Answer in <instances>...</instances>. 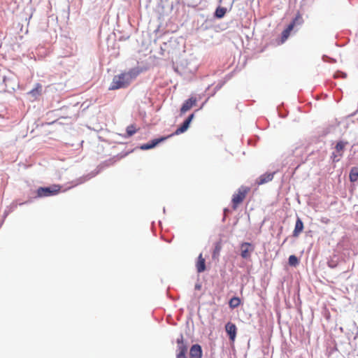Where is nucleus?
Here are the masks:
<instances>
[{
  "mask_svg": "<svg viewBox=\"0 0 358 358\" xmlns=\"http://www.w3.org/2000/svg\"><path fill=\"white\" fill-rule=\"evenodd\" d=\"M225 331L228 334L230 341L234 342L237 334V327L236 324L230 322H227L225 325Z\"/></svg>",
  "mask_w": 358,
  "mask_h": 358,
  "instance_id": "5",
  "label": "nucleus"
},
{
  "mask_svg": "<svg viewBox=\"0 0 358 358\" xmlns=\"http://www.w3.org/2000/svg\"><path fill=\"white\" fill-rule=\"evenodd\" d=\"M303 228H304V225H303L302 220H301V218L297 217L296 224H295V227H294V229L293 231V234H292L293 236L298 237L299 236V234L303 231Z\"/></svg>",
  "mask_w": 358,
  "mask_h": 358,
  "instance_id": "12",
  "label": "nucleus"
},
{
  "mask_svg": "<svg viewBox=\"0 0 358 358\" xmlns=\"http://www.w3.org/2000/svg\"><path fill=\"white\" fill-rule=\"evenodd\" d=\"M189 356L190 358H201V347L198 344L193 345L190 348Z\"/></svg>",
  "mask_w": 358,
  "mask_h": 358,
  "instance_id": "10",
  "label": "nucleus"
},
{
  "mask_svg": "<svg viewBox=\"0 0 358 358\" xmlns=\"http://www.w3.org/2000/svg\"><path fill=\"white\" fill-rule=\"evenodd\" d=\"M241 299L239 297H236V296H234V297H232L230 300H229V306L231 308H237L238 306H240L241 304Z\"/></svg>",
  "mask_w": 358,
  "mask_h": 358,
  "instance_id": "18",
  "label": "nucleus"
},
{
  "mask_svg": "<svg viewBox=\"0 0 358 358\" xmlns=\"http://www.w3.org/2000/svg\"><path fill=\"white\" fill-rule=\"evenodd\" d=\"M227 9L224 7H218L215 10V16L218 18H222L224 16Z\"/></svg>",
  "mask_w": 358,
  "mask_h": 358,
  "instance_id": "19",
  "label": "nucleus"
},
{
  "mask_svg": "<svg viewBox=\"0 0 358 358\" xmlns=\"http://www.w3.org/2000/svg\"><path fill=\"white\" fill-rule=\"evenodd\" d=\"M341 157H338V153H337L336 152L332 153L331 158L334 162H338Z\"/></svg>",
  "mask_w": 358,
  "mask_h": 358,
  "instance_id": "24",
  "label": "nucleus"
},
{
  "mask_svg": "<svg viewBox=\"0 0 358 358\" xmlns=\"http://www.w3.org/2000/svg\"><path fill=\"white\" fill-rule=\"evenodd\" d=\"M171 136H172V135H169L168 136H164V137H161L159 138L154 139L152 141H150V142H149V143H148L146 144L143 145L141 146V149H143V150H148V149L153 148L157 144H159L161 142L164 141L165 140H166L168 138H169Z\"/></svg>",
  "mask_w": 358,
  "mask_h": 358,
  "instance_id": "9",
  "label": "nucleus"
},
{
  "mask_svg": "<svg viewBox=\"0 0 358 358\" xmlns=\"http://www.w3.org/2000/svg\"><path fill=\"white\" fill-rule=\"evenodd\" d=\"M221 249H222L221 243L220 242L217 243L215 246L213 252V258H217L219 256Z\"/></svg>",
  "mask_w": 358,
  "mask_h": 358,
  "instance_id": "21",
  "label": "nucleus"
},
{
  "mask_svg": "<svg viewBox=\"0 0 358 358\" xmlns=\"http://www.w3.org/2000/svg\"><path fill=\"white\" fill-rule=\"evenodd\" d=\"M303 22V18L300 13H297L295 18L293 20V21L289 24H294V27L296 24H301Z\"/></svg>",
  "mask_w": 358,
  "mask_h": 358,
  "instance_id": "23",
  "label": "nucleus"
},
{
  "mask_svg": "<svg viewBox=\"0 0 358 358\" xmlns=\"http://www.w3.org/2000/svg\"><path fill=\"white\" fill-rule=\"evenodd\" d=\"M275 172L273 173H266L261 175L257 180L256 184L258 185H264L266 182L271 181L273 179Z\"/></svg>",
  "mask_w": 358,
  "mask_h": 358,
  "instance_id": "8",
  "label": "nucleus"
},
{
  "mask_svg": "<svg viewBox=\"0 0 358 358\" xmlns=\"http://www.w3.org/2000/svg\"><path fill=\"white\" fill-rule=\"evenodd\" d=\"M294 29V24H289L282 33V42L285 41L289 37L290 32Z\"/></svg>",
  "mask_w": 358,
  "mask_h": 358,
  "instance_id": "16",
  "label": "nucleus"
},
{
  "mask_svg": "<svg viewBox=\"0 0 358 358\" xmlns=\"http://www.w3.org/2000/svg\"><path fill=\"white\" fill-rule=\"evenodd\" d=\"M61 187L58 185H53L50 187H39L37 189V196L38 197H44L52 196L58 194Z\"/></svg>",
  "mask_w": 358,
  "mask_h": 358,
  "instance_id": "3",
  "label": "nucleus"
},
{
  "mask_svg": "<svg viewBox=\"0 0 358 358\" xmlns=\"http://www.w3.org/2000/svg\"><path fill=\"white\" fill-rule=\"evenodd\" d=\"M42 92V85L39 83H37L34 89H32L29 92L32 97L36 99L38 96L41 94Z\"/></svg>",
  "mask_w": 358,
  "mask_h": 358,
  "instance_id": "14",
  "label": "nucleus"
},
{
  "mask_svg": "<svg viewBox=\"0 0 358 358\" xmlns=\"http://www.w3.org/2000/svg\"><path fill=\"white\" fill-rule=\"evenodd\" d=\"M255 245L250 243L243 242L240 245L241 256L244 259H250L255 250Z\"/></svg>",
  "mask_w": 358,
  "mask_h": 358,
  "instance_id": "4",
  "label": "nucleus"
},
{
  "mask_svg": "<svg viewBox=\"0 0 358 358\" xmlns=\"http://www.w3.org/2000/svg\"><path fill=\"white\" fill-rule=\"evenodd\" d=\"M138 73L139 71L138 70L133 69L129 71L115 76L108 88L109 90L127 87L131 82L138 76Z\"/></svg>",
  "mask_w": 358,
  "mask_h": 358,
  "instance_id": "1",
  "label": "nucleus"
},
{
  "mask_svg": "<svg viewBox=\"0 0 358 358\" xmlns=\"http://www.w3.org/2000/svg\"><path fill=\"white\" fill-rule=\"evenodd\" d=\"M349 178L351 182H355L358 179V167H352L350 170Z\"/></svg>",
  "mask_w": 358,
  "mask_h": 358,
  "instance_id": "17",
  "label": "nucleus"
},
{
  "mask_svg": "<svg viewBox=\"0 0 358 358\" xmlns=\"http://www.w3.org/2000/svg\"><path fill=\"white\" fill-rule=\"evenodd\" d=\"M288 263L291 266H296L299 264V262L298 258L292 255L289 257Z\"/></svg>",
  "mask_w": 358,
  "mask_h": 358,
  "instance_id": "20",
  "label": "nucleus"
},
{
  "mask_svg": "<svg viewBox=\"0 0 358 358\" xmlns=\"http://www.w3.org/2000/svg\"><path fill=\"white\" fill-rule=\"evenodd\" d=\"M196 98L193 96L186 100L180 108V113L183 114L189 110L194 106L196 105Z\"/></svg>",
  "mask_w": 358,
  "mask_h": 358,
  "instance_id": "7",
  "label": "nucleus"
},
{
  "mask_svg": "<svg viewBox=\"0 0 358 358\" xmlns=\"http://www.w3.org/2000/svg\"><path fill=\"white\" fill-rule=\"evenodd\" d=\"M176 343H177L178 352L187 353V345L185 343L184 338L182 334L180 336L179 338H177Z\"/></svg>",
  "mask_w": 358,
  "mask_h": 358,
  "instance_id": "13",
  "label": "nucleus"
},
{
  "mask_svg": "<svg viewBox=\"0 0 358 358\" xmlns=\"http://www.w3.org/2000/svg\"><path fill=\"white\" fill-rule=\"evenodd\" d=\"M250 191V188L249 187L241 186L238 189L237 192L233 194L231 203L234 210H236L238 206L245 200Z\"/></svg>",
  "mask_w": 358,
  "mask_h": 358,
  "instance_id": "2",
  "label": "nucleus"
},
{
  "mask_svg": "<svg viewBox=\"0 0 358 358\" xmlns=\"http://www.w3.org/2000/svg\"><path fill=\"white\" fill-rule=\"evenodd\" d=\"M196 268L198 273H202L206 271V260L203 257L202 254H200L198 257L196 262Z\"/></svg>",
  "mask_w": 358,
  "mask_h": 358,
  "instance_id": "11",
  "label": "nucleus"
},
{
  "mask_svg": "<svg viewBox=\"0 0 358 358\" xmlns=\"http://www.w3.org/2000/svg\"><path fill=\"white\" fill-rule=\"evenodd\" d=\"M126 131H127V136H131L136 132L137 129H136V127L134 124H131L127 127Z\"/></svg>",
  "mask_w": 358,
  "mask_h": 358,
  "instance_id": "22",
  "label": "nucleus"
},
{
  "mask_svg": "<svg viewBox=\"0 0 358 358\" xmlns=\"http://www.w3.org/2000/svg\"><path fill=\"white\" fill-rule=\"evenodd\" d=\"M176 358H187L186 353L178 352L176 355Z\"/></svg>",
  "mask_w": 358,
  "mask_h": 358,
  "instance_id": "25",
  "label": "nucleus"
},
{
  "mask_svg": "<svg viewBox=\"0 0 358 358\" xmlns=\"http://www.w3.org/2000/svg\"><path fill=\"white\" fill-rule=\"evenodd\" d=\"M193 118H194V114H191L187 118V120L184 121L180 127H178L176 130V131L173 134H172L171 135L172 136H173V135H178V134H180L185 132V131H187V129L189 128L190 122H191V121L192 120Z\"/></svg>",
  "mask_w": 358,
  "mask_h": 358,
  "instance_id": "6",
  "label": "nucleus"
},
{
  "mask_svg": "<svg viewBox=\"0 0 358 358\" xmlns=\"http://www.w3.org/2000/svg\"><path fill=\"white\" fill-rule=\"evenodd\" d=\"M348 143L343 141H339L337 143L335 147L336 152L338 153V157L343 156V152L345 149V147Z\"/></svg>",
  "mask_w": 358,
  "mask_h": 358,
  "instance_id": "15",
  "label": "nucleus"
}]
</instances>
